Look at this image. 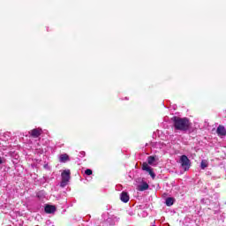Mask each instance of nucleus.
Wrapping results in <instances>:
<instances>
[{
  "mask_svg": "<svg viewBox=\"0 0 226 226\" xmlns=\"http://www.w3.org/2000/svg\"><path fill=\"white\" fill-rule=\"evenodd\" d=\"M41 133H43V130H41V128H35L29 132V135L33 139H38V137H40Z\"/></svg>",
  "mask_w": 226,
  "mask_h": 226,
  "instance_id": "obj_4",
  "label": "nucleus"
},
{
  "mask_svg": "<svg viewBox=\"0 0 226 226\" xmlns=\"http://www.w3.org/2000/svg\"><path fill=\"white\" fill-rule=\"evenodd\" d=\"M71 176H72V171H70V170H64L62 172V174H61L62 181L60 184L62 188H64V186H66L68 185V183L70 182V179H71Z\"/></svg>",
  "mask_w": 226,
  "mask_h": 226,
  "instance_id": "obj_2",
  "label": "nucleus"
},
{
  "mask_svg": "<svg viewBox=\"0 0 226 226\" xmlns=\"http://www.w3.org/2000/svg\"><path fill=\"white\" fill-rule=\"evenodd\" d=\"M176 200L174 199V198H172V197H170V198H167L166 199V201H165V204H166V206H168L169 207H170V206H174V201H175Z\"/></svg>",
  "mask_w": 226,
  "mask_h": 226,
  "instance_id": "obj_11",
  "label": "nucleus"
},
{
  "mask_svg": "<svg viewBox=\"0 0 226 226\" xmlns=\"http://www.w3.org/2000/svg\"><path fill=\"white\" fill-rule=\"evenodd\" d=\"M0 165H3V159L0 157Z\"/></svg>",
  "mask_w": 226,
  "mask_h": 226,
  "instance_id": "obj_15",
  "label": "nucleus"
},
{
  "mask_svg": "<svg viewBox=\"0 0 226 226\" xmlns=\"http://www.w3.org/2000/svg\"><path fill=\"white\" fill-rule=\"evenodd\" d=\"M171 121L175 132H188L192 128V122L188 117H173Z\"/></svg>",
  "mask_w": 226,
  "mask_h": 226,
  "instance_id": "obj_1",
  "label": "nucleus"
},
{
  "mask_svg": "<svg viewBox=\"0 0 226 226\" xmlns=\"http://www.w3.org/2000/svg\"><path fill=\"white\" fill-rule=\"evenodd\" d=\"M156 158L154 156H148L147 157V163L148 165H153L154 163Z\"/></svg>",
  "mask_w": 226,
  "mask_h": 226,
  "instance_id": "obj_12",
  "label": "nucleus"
},
{
  "mask_svg": "<svg viewBox=\"0 0 226 226\" xmlns=\"http://www.w3.org/2000/svg\"><path fill=\"white\" fill-rule=\"evenodd\" d=\"M216 133L218 137H225L226 136V129L223 125H219L216 130Z\"/></svg>",
  "mask_w": 226,
  "mask_h": 226,
  "instance_id": "obj_6",
  "label": "nucleus"
},
{
  "mask_svg": "<svg viewBox=\"0 0 226 226\" xmlns=\"http://www.w3.org/2000/svg\"><path fill=\"white\" fill-rule=\"evenodd\" d=\"M45 213L48 215H52V213H56V206L54 205H47L44 208Z\"/></svg>",
  "mask_w": 226,
  "mask_h": 226,
  "instance_id": "obj_8",
  "label": "nucleus"
},
{
  "mask_svg": "<svg viewBox=\"0 0 226 226\" xmlns=\"http://www.w3.org/2000/svg\"><path fill=\"white\" fill-rule=\"evenodd\" d=\"M180 163L185 170H190V167H192V162H190V159H188V156H186L185 154L182 155L180 157Z\"/></svg>",
  "mask_w": 226,
  "mask_h": 226,
  "instance_id": "obj_3",
  "label": "nucleus"
},
{
  "mask_svg": "<svg viewBox=\"0 0 226 226\" xmlns=\"http://www.w3.org/2000/svg\"><path fill=\"white\" fill-rule=\"evenodd\" d=\"M85 174H86L87 176H93V170H91V169L86 170H85Z\"/></svg>",
  "mask_w": 226,
  "mask_h": 226,
  "instance_id": "obj_13",
  "label": "nucleus"
},
{
  "mask_svg": "<svg viewBox=\"0 0 226 226\" xmlns=\"http://www.w3.org/2000/svg\"><path fill=\"white\" fill-rule=\"evenodd\" d=\"M139 192H146V190H149V185L147 182H143L141 185H138Z\"/></svg>",
  "mask_w": 226,
  "mask_h": 226,
  "instance_id": "obj_9",
  "label": "nucleus"
},
{
  "mask_svg": "<svg viewBox=\"0 0 226 226\" xmlns=\"http://www.w3.org/2000/svg\"><path fill=\"white\" fill-rule=\"evenodd\" d=\"M120 200L122 202H124V204L129 202L130 201V195H128V192H122L121 194H120Z\"/></svg>",
  "mask_w": 226,
  "mask_h": 226,
  "instance_id": "obj_7",
  "label": "nucleus"
},
{
  "mask_svg": "<svg viewBox=\"0 0 226 226\" xmlns=\"http://www.w3.org/2000/svg\"><path fill=\"white\" fill-rule=\"evenodd\" d=\"M201 169L204 170V169H206L207 167V162H206L205 161H201Z\"/></svg>",
  "mask_w": 226,
  "mask_h": 226,
  "instance_id": "obj_14",
  "label": "nucleus"
},
{
  "mask_svg": "<svg viewBox=\"0 0 226 226\" xmlns=\"http://www.w3.org/2000/svg\"><path fill=\"white\" fill-rule=\"evenodd\" d=\"M142 170H146L147 172H148V174L151 176L152 179H154L156 177V174H154V171H153V169H151V167H149L147 162H143Z\"/></svg>",
  "mask_w": 226,
  "mask_h": 226,
  "instance_id": "obj_5",
  "label": "nucleus"
},
{
  "mask_svg": "<svg viewBox=\"0 0 226 226\" xmlns=\"http://www.w3.org/2000/svg\"><path fill=\"white\" fill-rule=\"evenodd\" d=\"M59 162L61 163H66V162H70V155L68 154H63L59 157Z\"/></svg>",
  "mask_w": 226,
  "mask_h": 226,
  "instance_id": "obj_10",
  "label": "nucleus"
}]
</instances>
